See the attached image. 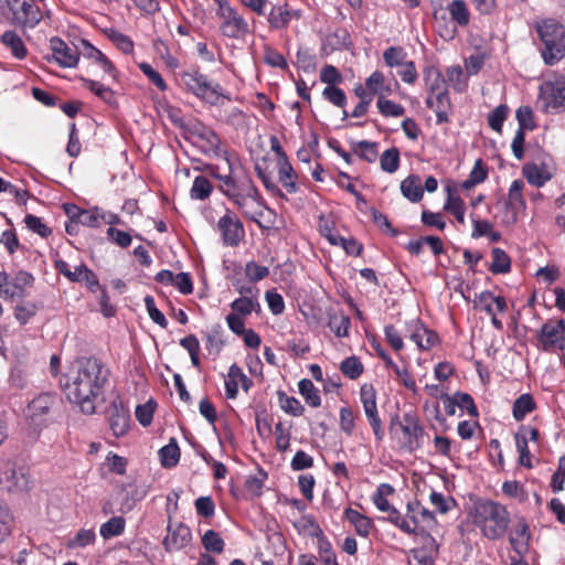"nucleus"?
<instances>
[{
	"label": "nucleus",
	"mask_w": 565,
	"mask_h": 565,
	"mask_svg": "<svg viewBox=\"0 0 565 565\" xmlns=\"http://www.w3.org/2000/svg\"><path fill=\"white\" fill-rule=\"evenodd\" d=\"M110 371L96 356L75 359L63 373L58 383L67 401L79 407L81 412L92 415L96 412L97 401L103 396Z\"/></svg>",
	"instance_id": "obj_1"
},
{
	"label": "nucleus",
	"mask_w": 565,
	"mask_h": 565,
	"mask_svg": "<svg viewBox=\"0 0 565 565\" xmlns=\"http://www.w3.org/2000/svg\"><path fill=\"white\" fill-rule=\"evenodd\" d=\"M228 164V173L218 172V167H210V173L220 180L218 189L224 196L231 201L241 213L253 222L258 223V218L263 216L265 201L257 189L250 175L244 171L234 172L228 158H225Z\"/></svg>",
	"instance_id": "obj_2"
},
{
	"label": "nucleus",
	"mask_w": 565,
	"mask_h": 565,
	"mask_svg": "<svg viewBox=\"0 0 565 565\" xmlns=\"http://www.w3.org/2000/svg\"><path fill=\"white\" fill-rule=\"evenodd\" d=\"M470 516L473 525L489 541L504 537L511 522L508 509L503 504L488 499L475 502Z\"/></svg>",
	"instance_id": "obj_3"
},
{
	"label": "nucleus",
	"mask_w": 565,
	"mask_h": 565,
	"mask_svg": "<svg viewBox=\"0 0 565 565\" xmlns=\"http://www.w3.org/2000/svg\"><path fill=\"white\" fill-rule=\"evenodd\" d=\"M535 28L543 44L541 54L544 63H558L565 56V28L553 19L536 22Z\"/></svg>",
	"instance_id": "obj_4"
},
{
	"label": "nucleus",
	"mask_w": 565,
	"mask_h": 565,
	"mask_svg": "<svg viewBox=\"0 0 565 565\" xmlns=\"http://www.w3.org/2000/svg\"><path fill=\"white\" fill-rule=\"evenodd\" d=\"M180 78L191 94L211 105H217L220 98L231 100V95L217 82L210 81L198 68L182 72Z\"/></svg>",
	"instance_id": "obj_5"
},
{
	"label": "nucleus",
	"mask_w": 565,
	"mask_h": 565,
	"mask_svg": "<svg viewBox=\"0 0 565 565\" xmlns=\"http://www.w3.org/2000/svg\"><path fill=\"white\" fill-rule=\"evenodd\" d=\"M392 436L401 437V445L408 451H415L422 447L425 429L419 417L413 412H406L402 416L395 415L390 423Z\"/></svg>",
	"instance_id": "obj_6"
},
{
	"label": "nucleus",
	"mask_w": 565,
	"mask_h": 565,
	"mask_svg": "<svg viewBox=\"0 0 565 565\" xmlns=\"http://www.w3.org/2000/svg\"><path fill=\"white\" fill-rule=\"evenodd\" d=\"M14 24L33 29L42 20V12L34 0H6Z\"/></svg>",
	"instance_id": "obj_7"
},
{
	"label": "nucleus",
	"mask_w": 565,
	"mask_h": 565,
	"mask_svg": "<svg viewBox=\"0 0 565 565\" xmlns=\"http://www.w3.org/2000/svg\"><path fill=\"white\" fill-rule=\"evenodd\" d=\"M536 338L544 351L565 350V320L547 321L537 331Z\"/></svg>",
	"instance_id": "obj_8"
},
{
	"label": "nucleus",
	"mask_w": 565,
	"mask_h": 565,
	"mask_svg": "<svg viewBox=\"0 0 565 565\" xmlns=\"http://www.w3.org/2000/svg\"><path fill=\"white\" fill-rule=\"evenodd\" d=\"M540 98L547 113L565 107V77L557 75L553 81L544 83L541 86Z\"/></svg>",
	"instance_id": "obj_9"
},
{
	"label": "nucleus",
	"mask_w": 565,
	"mask_h": 565,
	"mask_svg": "<svg viewBox=\"0 0 565 565\" xmlns=\"http://www.w3.org/2000/svg\"><path fill=\"white\" fill-rule=\"evenodd\" d=\"M217 230L221 232L223 243L226 246L236 247L245 237L243 223L230 209H226L225 214L220 217Z\"/></svg>",
	"instance_id": "obj_10"
},
{
	"label": "nucleus",
	"mask_w": 565,
	"mask_h": 565,
	"mask_svg": "<svg viewBox=\"0 0 565 565\" xmlns=\"http://www.w3.org/2000/svg\"><path fill=\"white\" fill-rule=\"evenodd\" d=\"M360 399L374 436L379 441H381L384 437V430L377 412L376 393L374 387L372 385L364 384L360 390Z\"/></svg>",
	"instance_id": "obj_11"
},
{
	"label": "nucleus",
	"mask_w": 565,
	"mask_h": 565,
	"mask_svg": "<svg viewBox=\"0 0 565 565\" xmlns=\"http://www.w3.org/2000/svg\"><path fill=\"white\" fill-rule=\"evenodd\" d=\"M216 14L221 19L220 31L224 36L242 39L249 32L247 21L233 8H225Z\"/></svg>",
	"instance_id": "obj_12"
},
{
	"label": "nucleus",
	"mask_w": 565,
	"mask_h": 565,
	"mask_svg": "<svg viewBox=\"0 0 565 565\" xmlns=\"http://www.w3.org/2000/svg\"><path fill=\"white\" fill-rule=\"evenodd\" d=\"M406 518L412 529L411 534L424 533L436 524L434 513L417 500L407 503Z\"/></svg>",
	"instance_id": "obj_13"
},
{
	"label": "nucleus",
	"mask_w": 565,
	"mask_h": 565,
	"mask_svg": "<svg viewBox=\"0 0 565 565\" xmlns=\"http://www.w3.org/2000/svg\"><path fill=\"white\" fill-rule=\"evenodd\" d=\"M58 401V396L54 393L40 394L29 403L26 417L33 425H41L45 423L46 416Z\"/></svg>",
	"instance_id": "obj_14"
},
{
	"label": "nucleus",
	"mask_w": 565,
	"mask_h": 565,
	"mask_svg": "<svg viewBox=\"0 0 565 565\" xmlns=\"http://www.w3.org/2000/svg\"><path fill=\"white\" fill-rule=\"evenodd\" d=\"M52 58L64 68H72L78 64L79 53L76 47L70 46L62 39L53 36L50 39Z\"/></svg>",
	"instance_id": "obj_15"
},
{
	"label": "nucleus",
	"mask_w": 565,
	"mask_h": 565,
	"mask_svg": "<svg viewBox=\"0 0 565 565\" xmlns=\"http://www.w3.org/2000/svg\"><path fill=\"white\" fill-rule=\"evenodd\" d=\"M34 277L32 274L20 270L12 278H9L8 286L2 291V298L6 300L22 299L28 296V288L32 287Z\"/></svg>",
	"instance_id": "obj_16"
},
{
	"label": "nucleus",
	"mask_w": 565,
	"mask_h": 565,
	"mask_svg": "<svg viewBox=\"0 0 565 565\" xmlns=\"http://www.w3.org/2000/svg\"><path fill=\"white\" fill-rule=\"evenodd\" d=\"M109 426L116 437L126 435L130 426V412L121 399H115L109 407Z\"/></svg>",
	"instance_id": "obj_17"
},
{
	"label": "nucleus",
	"mask_w": 565,
	"mask_h": 565,
	"mask_svg": "<svg viewBox=\"0 0 565 565\" xmlns=\"http://www.w3.org/2000/svg\"><path fill=\"white\" fill-rule=\"evenodd\" d=\"M192 135L196 139V143L202 151L207 156L218 157L221 153L220 145L221 139L215 131L205 127L201 122L194 125Z\"/></svg>",
	"instance_id": "obj_18"
},
{
	"label": "nucleus",
	"mask_w": 565,
	"mask_h": 565,
	"mask_svg": "<svg viewBox=\"0 0 565 565\" xmlns=\"http://www.w3.org/2000/svg\"><path fill=\"white\" fill-rule=\"evenodd\" d=\"M192 539L191 530L183 523H178L174 526L168 525V534L162 544L168 552L179 551L185 547Z\"/></svg>",
	"instance_id": "obj_19"
},
{
	"label": "nucleus",
	"mask_w": 565,
	"mask_h": 565,
	"mask_svg": "<svg viewBox=\"0 0 565 565\" xmlns=\"http://www.w3.org/2000/svg\"><path fill=\"white\" fill-rule=\"evenodd\" d=\"M531 532L525 519L521 518L509 536V543L514 554L526 555L530 551Z\"/></svg>",
	"instance_id": "obj_20"
},
{
	"label": "nucleus",
	"mask_w": 565,
	"mask_h": 565,
	"mask_svg": "<svg viewBox=\"0 0 565 565\" xmlns=\"http://www.w3.org/2000/svg\"><path fill=\"white\" fill-rule=\"evenodd\" d=\"M479 301L483 306V310L491 316L492 326L501 331L503 329V324L501 320L495 317L494 311L492 310V305H495V309L499 312H504L508 308L507 301L501 296H494L491 291H483L479 295Z\"/></svg>",
	"instance_id": "obj_21"
},
{
	"label": "nucleus",
	"mask_w": 565,
	"mask_h": 565,
	"mask_svg": "<svg viewBox=\"0 0 565 565\" xmlns=\"http://www.w3.org/2000/svg\"><path fill=\"white\" fill-rule=\"evenodd\" d=\"M426 105L428 108L435 111L436 122L438 125L449 121V110L451 108V102L448 92L428 96L426 99Z\"/></svg>",
	"instance_id": "obj_22"
},
{
	"label": "nucleus",
	"mask_w": 565,
	"mask_h": 565,
	"mask_svg": "<svg viewBox=\"0 0 565 565\" xmlns=\"http://www.w3.org/2000/svg\"><path fill=\"white\" fill-rule=\"evenodd\" d=\"M423 76L428 90V96L448 92L446 78L436 66H427L423 72Z\"/></svg>",
	"instance_id": "obj_23"
},
{
	"label": "nucleus",
	"mask_w": 565,
	"mask_h": 565,
	"mask_svg": "<svg viewBox=\"0 0 565 565\" xmlns=\"http://www.w3.org/2000/svg\"><path fill=\"white\" fill-rule=\"evenodd\" d=\"M85 88L100 98L104 103L113 108L118 107V99L116 93L108 86H105L98 81L89 79V78H81Z\"/></svg>",
	"instance_id": "obj_24"
},
{
	"label": "nucleus",
	"mask_w": 565,
	"mask_h": 565,
	"mask_svg": "<svg viewBox=\"0 0 565 565\" xmlns=\"http://www.w3.org/2000/svg\"><path fill=\"white\" fill-rule=\"evenodd\" d=\"M292 18L300 19V11H290L287 4L275 6L269 12L268 22L273 29H285Z\"/></svg>",
	"instance_id": "obj_25"
},
{
	"label": "nucleus",
	"mask_w": 565,
	"mask_h": 565,
	"mask_svg": "<svg viewBox=\"0 0 565 565\" xmlns=\"http://www.w3.org/2000/svg\"><path fill=\"white\" fill-rule=\"evenodd\" d=\"M3 46L11 52V55L17 60H23L28 55V49L22 38L15 31H6L1 38Z\"/></svg>",
	"instance_id": "obj_26"
},
{
	"label": "nucleus",
	"mask_w": 565,
	"mask_h": 565,
	"mask_svg": "<svg viewBox=\"0 0 565 565\" xmlns=\"http://www.w3.org/2000/svg\"><path fill=\"white\" fill-rule=\"evenodd\" d=\"M411 339L422 350H429L437 343L438 335L435 331L427 329L419 321H415Z\"/></svg>",
	"instance_id": "obj_27"
},
{
	"label": "nucleus",
	"mask_w": 565,
	"mask_h": 565,
	"mask_svg": "<svg viewBox=\"0 0 565 565\" xmlns=\"http://www.w3.org/2000/svg\"><path fill=\"white\" fill-rule=\"evenodd\" d=\"M328 315V327L338 338H345L349 335V329L351 326L350 317L343 311L329 310Z\"/></svg>",
	"instance_id": "obj_28"
},
{
	"label": "nucleus",
	"mask_w": 565,
	"mask_h": 565,
	"mask_svg": "<svg viewBox=\"0 0 565 565\" xmlns=\"http://www.w3.org/2000/svg\"><path fill=\"white\" fill-rule=\"evenodd\" d=\"M7 482L9 491H24L29 489V479L24 472L18 471L13 467H9L3 477H0V482Z\"/></svg>",
	"instance_id": "obj_29"
},
{
	"label": "nucleus",
	"mask_w": 565,
	"mask_h": 565,
	"mask_svg": "<svg viewBox=\"0 0 565 565\" xmlns=\"http://www.w3.org/2000/svg\"><path fill=\"white\" fill-rule=\"evenodd\" d=\"M278 168L279 181L282 186L287 190L288 193H296L298 191V185L296 183L297 175L292 166L288 161V158L278 160Z\"/></svg>",
	"instance_id": "obj_30"
},
{
	"label": "nucleus",
	"mask_w": 565,
	"mask_h": 565,
	"mask_svg": "<svg viewBox=\"0 0 565 565\" xmlns=\"http://www.w3.org/2000/svg\"><path fill=\"white\" fill-rule=\"evenodd\" d=\"M401 192L411 202H418L423 198L422 181L418 175H408L401 182Z\"/></svg>",
	"instance_id": "obj_31"
},
{
	"label": "nucleus",
	"mask_w": 565,
	"mask_h": 565,
	"mask_svg": "<svg viewBox=\"0 0 565 565\" xmlns=\"http://www.w3.org/2000/svg\"><path fill=\"white\" fill-rule=\"evenodd\" d=\"M351 150L365 161L373 163L377 160L379 150L377 143L367 140L352 141Z\"/></svg>",
	"instance_id": "obj_32"
},
{
	"label": "nucleus",
	"mask_w": 565,
	"mask_h": 565,
	"mask_svg": "<svg viewBox=\"0 0 565 565\" xmlns=\"http://www.w3.org/2000/svg\"><path fill=\"white\" fill-rule=\"evenodd\" d=\"M536 407L533 396L529 393L521 394L513 403L512 414L515 420L521 422Z\"/></svg>",
	"instance_id": "obj_33"
},
{
	"label": "nucleus",
	"mask_w": 565,
	"mask_h": 565,
	"mask_svg": "<svg viewBox=\"0 0 565 565\" xmlns=\"http://www.w3.org/2000/svg\"><path fill=\"white\" fill-rule=\"evenodd\" d=\"M523 174L527 182L535 186H542L551 179V173L535 163L525 164Z\"/></svg>",
	"instance_id": "obj_34"
},
{
	"label": "nucleus",
	"mask_w": 565,
	"mask_h": 565,
	"mask_svg": "<svg viewBox=\"0 0 565 565\" xmlns=\"http://www.w3.org/2000/svg\"><path fill=\"white\" fill-rule=\"evenodd\" d=\"M344 515H345L347 520L350 521L354 525L355 531L359 535H361V536L369 535V533L371 531V526H372V523L369 518L364 516L359 511L353 510L351 508L345 509Z\"/></svg>",
	"instance_id": "obj_35"
},
{
	"label": "nucleus",
	"mask_w": 565,
	"mask_h": 565,
	"mask_svg": "<svg viewBox=\"0 0 565 565\" xmlns=\"http://www.w3.org/2000/svg\"><path fill=\"white\" fill-rule=\"evenodd\" d=\"M299 393L305 398L306 403L311 407H319L321 405V397L319 390L308 379H302L298 383Z\"/></svg>",
	"instance_id": "obj_36"
},
{
	"label": "nucleus",
	"mask_w": 565,
	"mask_h": 565,
	"mask_svg": "<svg viewBox=\"0 0 565 565\" xmlns=\"http://www.w3.org/2000/svg\"><path fill=\"white\" fill-rule=\"evenodd\" d=\"M447 10L451 20L457 22L460 26H466L470 21V13L463 0H452Z\"/></svg>",
	"instance_id": "obj_37"
},
{
	"label": "nucleus",
	"mask_w": 565,
	"mask_h": 565,
	"mask_svg": "<svg viewBox=\"0 0 565 565\" xmlns=\"http://www.w3.org/2000/svg\"><path fill=\"white\" fill-rule=\"evenodd\" d=\"M96 541V534L93 529H81L74 537L66 542V547L70 550L84 548L94 544Z\"/></svg>",
	"instance_id": "obj_38"
},
{
	"label": "nucleus",
	"mask_w": 565,
	"mask_h": 565,
	"mask_svg": "<svg viewBox=\"0 0 565 565\" xmlns=\"http://www.w3.org/2000/svg\"><path fill=\"white\" fill-rule=\"evenodd\" d=\"M159 457L166 468H172L179 462L180 448L174 439L159 450Z\"/></svg>",
	"instance_id": "obj_39"
},
{
	"label": "nucleus",
	"mask_w": 565,
	"mask_h": 565,
	"mask_svg": "<svg viewBox=\"0 0 565 565\" xmlns=\"http://www.w3.org/2000/svg\"><path fill=\"white\" fill-rule=\"evenodd\" d=\"M116 501L118 504L117 512L126 514L134 510L136 503L139 501V498L137 491L121 489L116 495Z\"/></svg>",
	"instance_id": "obj_40"
},
{
	"label": "nucleus",
	"mask_w": 565,
	"mask_h": 565,
	"mask_svg": "<svg viewBox=\"0 0 565 565\" xmlns=\"http://www.w3.org/2000/svg\"><path fill=\"white\" fill-rule=\"evenodd\" d=\"M231 308L233 310L232 313L248 316L259 309V303L257 297H241L231 303Z\"/></svg>",
	"instance_id": "obj_41"
},
{
	"label": "nucleus",
	"mask_w": 565,
	"mask_h": 565,
	"mask_svg": "<svg viewBox=\"0 0 565 565\" xmlns=\"http://www.w3.org/2000/svg\"><path fill=\"white\" fill-rule=\"evenodd\" d=\"M444 209L452 214L459 223H465L466 205L459 195L449 191Z\"/></svg>",
	"instance_id": "obj_42"
},
{
	"label": "nucleus",
	"mask_w": 565,
	"mask_h": 565,
	"mask_svg": "<svg viewBox=\"0 0 565 565\" xmlns=\"http://www.w3.org/2000/svg\"><path fill=\"white\" fill-rule=\"evenodd\" d=\"M126 522L121 516H113L107 522L102 524L99 533L107 540L114 536H119L125 531Z\"/></svg>",
	"instance_id": "obj_43"
},
{
	"label": "nucleus",
	"mask_w": 565,
	"mask_h": 565,
	"mask_svg": "<svg viewBox=\"0 0 565 565\" xmlns=\"http://www.w3.org/2000/svg\"><path fill=\"white\" fill-rule=\"evenodd\" d=\"M492 264L490 270L493 274H505L511 268V260L509 255L501 248L495 247L492 249Z\"/></svg>",
	"instance_id": "obj_44"
},
{
	"label": "nucleus",
	"mask_w": 565,
	"mask_h": 565,
	"mask_svg": "<svg viewBox=\"0 0 565 565\" xmlns=\"http://www.w3.org/2000/svg\"><path fill=\"white\" fill-rule=\"evenodd\" d=\"M394 492V488L388 483H381L374 492L372 500L375 507L383 512L391 510L393 507L390 504L387 497Z\"/></svg>",
	"instance_id": "obj_45"
},
{
	"label": "nucleus",
	"mask_w": 565,
	"mask_h": 565,
	"mask_svg": "<svg viewBox=\"0 0 565 565\" xmlns=\"http://www.w3.org/2000/svg\"><path fill=\"white\" fill-rule=\"evenodd\" d=\"M340 371L350 380H355L361 376L364 366L358 356L352 355L341 362Z\"/></svg>",
	"instance_id": "obj_46"
},
{
	"label": "nucleus",
	"mask_w": 565,
	"mask_h": 565,
	"mask_svg": "<svg viewBox=\"0 0 565 565\" xmlns=\"http://www.w3.org/2000/svg\"><path fill=\"white\" fill-rule=\"evenodd\" d=\"M381 169L387 173H394L399 167V151L392 147L380 157Z\"/></svg>",
	"instance_id": "obj_47"
},
{
	"label": "nucleus",
	"mask_w": 565,
	"mask_h": 565,
	"mask_svg": "<svg viewBox=\"0 0 565 565\" xmlns=\"http://www.w3.org/2000/svg\"><path fill=\"white\" fill-rule=\"evenodd\" d=\"M296 64L306 73H313L317 67V56L307 47H299Z\"/></svg>",
	"instance_id": "obj_48"
},
{
	"label": "nucleus",
	"mask_w": 565,
	"mask_h": 565,
	"mask_svg": "<svg viewBox=\"0 0 565 565\" xmlns=\"http://www.w3.org/2000/svg\"><path fill=\"white\" fill-rule=\"evenodd\" d=\"M212 189L213 186L207 178L198 175L193 181L190 195L195 200H205L210 196Z\"/></svg>",
	"instance_id": "obj_49"
},
{
	"label": "nucleus",
	"mask_w": 565,
	"mask_h": 565,
	"mask_svg": "<svg viewBox=\"0 0 565 565\" xmlns=\"http://www.w3.org/2000/svg\"><path fill=\"white\" fill-rule=\"evenodd\" d=\"M202 545L209 552L221 554L225 543L221 535L214 530H207L202 536Z\"/></svg>",
	"instance_id": "obj_50"
},
{
	"label": "nucleus",
	"mask_w": 565,
	"mask_h": 565,
	"mask_svg": "<svg viewBox=\"0 0 565 565\" xmlns=\"http://www.w3.org/2000/svg\"><path fill=\"white\" fill-rule=\"evenodd\" d=\"M224 345V342L222 340V327L215 326L213 329L206 333L205 335V349L209 351L210 354L217 355L222 348Z\"/></svg>",
	"instance_id": "obj_51"
},
{
	"label": "nucleus",
	"mask_w": 565,
	"mask_h": 565,
	"mask_svg": "<svg viewBox=\"0 0 565 565\" xmlns=\"http://www.w3.org/2000/svg\"><path fill=\"white\" fill-rule=\"evenodd\" d=\"M446 84L449 83L455 90L463 92L467 88V81L463 71L459 65L450 66L446 70Z\"/></svg>",
	"instance_id": "obj_52"
},
{
	"label": "nucleus",
	"mask_w": 565,
	"mask_h": 565,
	"mask_svg": "<svg viewBox=\"0 0 565 565\" xmlns=\"http://www.w3.org/2000/svg\"><path fill=\"white\" fill-rule=\"evenodd\" d=\"M108 39L125 54H130L134 51V42L124 33L109 29L106 31Z\"/></svg>",
	"instance_id": "obj_53"
},
{
	"label": "nucleus",
	"mask_w": 565,
	"mask_h": 565,
	"mask_svg": "<svg viewBox=\"0 0 565 565\" xmlns=\"http://www.w3.org/2000/svg\"><path fill=\"white\" fill-rule=\"evenodd\" d=\"M406 52L401 46H390L383 53L384 62L390 67L402 66L406 62Z\"/></svg>",
	"instance_id": "obj_54"
},
{
	"label": "nucleus",
	"mask_w": 565,
	"mask_h": 565,
	"mask_svg": "<svg viewBox=\"0 0 565 565\" xmlns=\"http://www.w3.org/2000/svg\"><path fill=\"white\" fill-rule=\"evenodd\" d=\"M376 105L379 111L385 117H401L405 113V109L402 105L396 104L390 99H385L383 96L379 97Z\"/></svg>",
	"instance_id": "obj_55"
},
{
	"label": "nucleus",
	"mask_w": 565,
	"mask_h": 565,
	"mask_svg": "<svg viewBox=\"0 0 565 565\" xmlns=\"http://www.w3.org/2000/svg\"><path fill=\"white\" fill-rule=\"evenodd\" d=\"M524 182L520 179L514 180L509 189V205L513 210H518L525 206V202L522 196V190Z\"/></svg>",
	"instance_id": "obj_56"
},
{
	"label": "nucleus",
	"mask_w": 565,
	"mask_h": 565,
	"mask_svg": "<svg viewBox=\"0 0 565 565\" xmlns=\"http://www.w3.org/2000/svg\"><path fill=\"white\" fill-rule=\"evenodd\" d=\"M267 473L259 470L257 475L248 477L245 481V489L252 497H259L263 491Z\"/></svg>",
	"instance_id": "obj_57"
},
{
	"label": "nucleus",
	"mask_w": 565,
	"mask_h": 565,
	"mask_svg": "<svg viewBox=\"0 0 565 565\" xmlns=\"http://www.w3.org/2000/svg\"><path fill=\"white\" fill-rule=\"evenodd\" d=\"M455 403H457V406L461 409L467 411L468 415L471 417H478L479 412L475 404V401L472 396L468 393L463 392H457L454 395Z\"/></svg>",
	"instance_id": "obj_58"
},
{
	"label": "nucleus",
	"mask_w": 565,
	"mask_h": 565,
	"mask_svg": "<svg viewBox=\"0 0 565 565\" xmlns=\"http://www.w3.org/2000/svg\"><path fill=\"white\" fill-rule=\"evenodd\" d=\"M429 500L430 503L435 507V509L443 514L447 513L456 505V501L454 498L445 497L443 493L436 491H431Z\"/></svg>",
	"instance_id": "obj_59"
},
{
	"label": "nucleus",
	"mask_w": 565,
	"mask_h": 565,
	"mask_svg": "<svg viewBox=\"0 0 565 565\" xmlns=\"http://www.w3.org/2000/svg\"><path fill=\"white\" fill-rule=\"evenodd\" d=\"M322 96L324 99L330 102L337 107L343 108L347 103V95L343 89L337 86H327L322 90Z\"/></svg>",
	"instance_id": "obj_60"
},
{
	"label": "nucleus",
	"mask_w": 565,
	"mask_h": 565,
	"mask_svg": "<svg viewBox=\"0 0 565 565\" xmlns=\"http://www.w3.org/2000/svg\"><path fill=\"white\" fill-rule=\"evenodd\" d=\"M156 408V403L153 401H149L146 404L138 405L136 407V418L143 426L147 427L151 424L153 418V413Z\"/></svg>",
	"instance_id": "obj_61"
},
{
	"label": "nucleus",
	"mask_w": 565,
	"mask_h": 565,
	"mask_svg": "<svg viewBox=\"0 0 565 565\" xmlns=\"http://www.w3.org/2000/svg\"><path fill=\"white\" fill-rule=\"evenodd\" d=\"M264 62L271 67L281 70H286L288 67L284 55L270 46H265L264 49Z\"/></svg>",
	"instance_id": "obj_62"
},
{
	"label": "nucleus",
	"mask_w": 565,
	"mask_h": 565,
	"mask_svg": "<svg viewBox=\"0 0 565 565\" xmlns=\"http://www.w3.org/2000/svg\"><path fill=\"white\" fill-rule=\"evenodd\" d=\"M508 107L505 105H499L488 116V124L494 131L500 132L502 125L508 116Z\"/></svg>",
	"instance_id": "obj_63"
},
{
	"label": "nucleus",
	"mask_w": 565,
	"mask_h": 565,
	"mask_svg": "<svg viewBox=\"0 0 565 565\" xmlns=\"http://www.w3.org/2000/svg\"><path fill=\"white\" fill-rule=\"evenodd\" d=\"M319 543V556L326 565H339L337 562L335 553L332 548L331 543L326 539L321 537Z\"/></svg>",
	"instance_id": "obj_64"
}]
</instances>
